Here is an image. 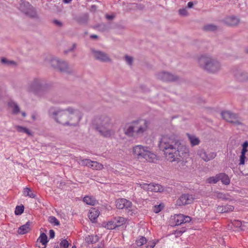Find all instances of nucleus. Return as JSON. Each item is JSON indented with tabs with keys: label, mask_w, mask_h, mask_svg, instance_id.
<instances>
[{
	"label": "nucleus",
	"mask_w": 248,
	"mask_h": 248,
	"mask_svg": "<svg viewBox=\"0 0 248 248\" xmlns=\"http://www.w3.org/2000/svg\"><path fill=\"white\" fill-rule=\"evenodd\" d=\"M179 139L175 135H166L162 137L159 147L164 153L166 158L170 162L178 161L177 145Z\"/></svg>",
	"instance_id": "nucleus-1"
},
{
	"label": "nucleus",
	"mask_w": 248,
	"mask_h": 248,
	"mask_svg": "<svg viewBox=\"0 0 248 248\" xmlns=\"http://www.w3.org/2000/svg\"><path fill=\"white\" fill-rule=\"evenodd\" d=\"M54 114L57 122L63 125H76L81 118V112L72 108L59 111Z\"/></svg>",
	"instance_id": "nucleus-2"
},
{
	"label": "nucleus",
	"mask_w": 248,
	"mask_h": 248,
	"mask_svg": "<svg viewBox=\"0 0 248 248\" xmlns=\"http://www.w3.org/2000/svg\"><path fill=\"white\" fill-rule=\"evenodd\" d=\"M94 128L104 137L109 138L114 134V131L110 129V119L106 116L96 118L93 122Z\"/></svg>",
	"instance_id": "nucleus-3"
},
{
	"label": "nucleus",
	"mask_w": 248,
	"mask_h": 248,
	"mask_svg": "<svg viewBox=\"0 0 248 248\" xmlns=\"http://www.w3.org/2000/svg\"><path fill=\"white\" fill-rule=\"evenodd\" d=\"M133 156L138 159H145L149 162H154L156 160V155L151 151L149 147L138 145L132 148Z\"/></svg>",
	"instance_id": "nucleus-4"
},
{
	"label": "nucleus",
	"mask_w": 248,
	"mask_h": 248,
	"mask_svg": "<svg viewBox=\"0 0 248 248\" xmlns=\"http://www.w3.org/2000/svg\"><path fill=\"white\" fill-rule=\"evenodd\" d=\"M148 127V122L145 120H140L127 124L123 128L124 134L132 137L134 134L140 135L145 132Z\"/></svg>",
	"instance_id": "nucleus-5"
},
{
	"label": "nucleus",
	"mask_w": 248,
	"mask_h": 248,
	"mask_svg": "<svg viewBox=\"0 0 248 248\" xmlns=\"http://www.w3.org/2000/svg\"><path fill=\"white\" fill-rule=\"evenodd\" d=\"M199 64L202 68L211 73L217 71L220 68L219 63L210 57L202 56L198 60Z\"/></svg>",
	"instance_id": "nucleus-6"
},
{
	"label": "nucleus",
	"mask_w": 248,
	"mask_h": 248,
	"mask_svg": "<svg viewBox=\"0 0 248 248\" xmlns=\"http://www.w3.org/2000/svg\"><path fill=\"white\" fill-rule=\"evenodd\" d=\"M116 206L117 208L122 209L125 208L128 213L132 214L134 213V207L133 206L132 203L129 200L121 198L116 201Z\"/></svg>",
	"instance_id": "nucleus-7"
},
{
	"label": "nucleus",
	"mask_w": 248,
	"mask_h": 248,
	"mask_svg": "<svg viewBox=\"0 0 248 248\" xmlns=\"http://www.w3.org/2000/svg\"><path fill=\"white\" fill-rule=\"evenodd\" d=\"M137 185L144 190L155 192H163L164 190V188L163 186L155 183L148 184L144 183H137Z\"/></svg>",
	"instance_id": "nucleus-8"
},
{
	"label": "nucleus",
	"mask_w": 248,
	"mask_h": 248,
	"mask_svg": "<svg viewBox=\"0 0 248 248\" xmlns=\"http://www.w3.org/2000/svg\"><path fill=\"white\" fill-rule=\"evenodd\" d=\"M177 157H178V161L181 159L187 158L189 156V151L186 145L181 144L179 140V143L177 145Z\"/></svg>",
	"instance_id": "nucleus-9"
},
{
	"label": "nucleus",
	"mask_w": 248,
	"mask_h": 248,
	"mask_svg": "<svg viewBox=\"0 0 248 248\" xmlns=\"http://www.w3.org/2000/svg\"><path fill=\"white\" fill-rule=\"evenodd\" d=\"M242 149L240 152V155L239 156V163L238 165L239 166H243L245 165V162L248 160L246 156V153L248 152V141L247 140L245 141L242 144Z\"/></svg>",
	"instance_id": "nucleus-10"
},
{
	"label": "nucleus",
	"mask_w": 248,
	"mask_h": 248,
	"mask_svg": "<svg viewBox=\"0 0 248 248\" xmlns=\"http://www.w3.org/2000/svg\"><path fill=\"white\" fill-rule=\"evenodd\" d=\"M194 198L191 195L183 194L176 201V204L178 206L191 204L193 202Z\"/></svg>",
	"instance_id": "nucleus-11"
},
{
	"label": "nucleus",
	"mask_w": 248,
	"mask_h": 248,
	"mask_svg": "<svg viewBox=\"0 0 248 248\" xmlns=\"http://www.w3.org/2000/svg\"><path fill=\"white\" fill-rule=\"evenodd\" d=\"M50 65L61 72H64L67 69V65L64 62H61L57 59H53L50 62Z\"/></svg>",
	"instance_id": "nucleus-12"
},
{
	"label": "nucleus",
	"mask_w": 248,
	"mask_h": 248,
	"mask_svg": "<svg viewBox=\"0 0 248 248\" xmlns=\"http://www.w3.org/2000/svg\"><path fill=\"white\" fill-rule=\"evenodd\" d=\"M198 155L204 161L207 162L214 159L216 156V153L212 152H206L201 149L198 150Z\"/></svg>",
	"instance_id": "nucleus-13"
},
{
	"label": "nucleus",
	"mask_w": 248,
	"mask_h": 248,
	"mask_svg": "<svg viewBox=\"0 0 248 248\" xmlns=\"http://www.w3.org/2000/svg\"><path fill=\"white\" fill-rule=\"evenodd\" d=\"M93 57L97 60L102 62H108L110 61V59L108 55L105 53L100 51H93Z\"/></svg>",
	"instance_id": "nucleus-14"
},
{
	"label": "nucleus",
	"mask_w": 248,
	"mask_h": 248,
	"mask_svg": "<svg viewBox=\"0 0 248 248\" xmlns=\"http://www.w3.org/2000/svg\"><path fill=\"white\" fill-rule=\"evenodd\" d=\"M221 116L223 119L231 123H238L237 116L235 114L230 111H226L221 113Z\"/></svg>",
	"instance_id": "nucleus-15"
},
{
	"label": "nucleus",
	"mask_w": 248,
	"mask_h": 248,
	"mask_svg": "<svg viewBox=\"0 0 248 248\" xmlns=\"http://www.w3.org/2000/svg\"><path fill=\"white\" fill-rule=\"evenodd\" d=\"M174 220L175 225H179L182 223L190 222L191 218L189 216H185L183 214H179L174 216Z\"/></svg>",
	"instance_id": "nucleus-16"
},
{
	"label": "nucleus",
	"mask_w": 248,
	"mask_h": 248,
	"mask_svg": "<svg viewBox=\"0 0 248 248\" xmlns=\"http://www.w3.org/2000/svg\"><path fill=\"white\" fill-rule=\"evenodd\" d=\"M48 242L47 236L44 232L41 233L36 241V246L38 248H46Z\"/></svg>",
	"instance_id": "nucleus-17"
},
{
	"label": "nucleus",
	"mask_w": 248,
	"mask_h": 248,
	"mask_svg": "<svg viewBox=\"0 0 248 248\" xmlns=\"http://www.w3.org/2000/svg\"><path fill=\"white\" fill-rule=\"evenodd\" d=\"M158 78L164 81H172L177 79V77L166 72L159 73L158 76Z\"/></svg>",
	"instance_id": "nucleus-18"
},
{
	"label": "nucleus",
	"mask_w": 248,
	"mask_h": 248,
	"mask_svg": "<svg viewBox=\"0 0 248 248\" xmlns=\"http://www.w3.org/2000/svg\"><path fill=\"white\" fill-rule=\"evenodd\" d=\"M100 214L99 211L94 208H92L89 212L88 217L90 220L94 222L99 217Z\"/></svg>",
	"instance_id": "nucleus-19"
},
{
	"label": "nucleus",
	"mask_w": 248,
	"mask_h": 248,
	"mask_svg": "<svg viewBox=\"0 0 248 248\" xmlns=\"http://www.w3.org/2000/svg\"><path fill=\"white\" fill-rule=\"evenodd\" d=\"M233 206L230 205L218 206L217 208V211L219 213H228L233 211Z\"/></svg>",
	"instance_id": "nucleus-20"
},
{
	"label": "nucleus",
	"mask_w": 248,
	"mask_h": 248,
	"mask_svg": "<svg viewBox=\"0 0 248 248\" xmlns=\"http://www.w3.org/2000/svg\"><path fill=\"white\" fill-rule=\"evenodd\" d=\"M31 222L28 221L25 225L20 226L18 230V233L20 234H24L28 232L31 229Z\"/></svg>",
	"instance_id": "nucleus-21"
},
{
	"label": "nucleus",
	"mask_w": 248,
	"mask_h": 248,
	"mask_svg": "<svg viewBox=\"0 0 248 248\" xmlns=\"http://www.w3.org/2000/svg\"><path fill=\"white\" fill-rule=\"evenodd\" d=\"M186 135L192 146H196L200 144V140L198 137L188 133Z\"/></svg>",
	"instance_id": "nucleus-22"
},
{
	"label": "nucleus",
	"mask_w": 248,
	"mask_h": 248,
	"mask_svg": "<svg viewBox=\"0 0 248 248\" xmlns=\"http://www.w3.org/2000/svg\"><path fill=\"white\" fill-rule=\"evenodd\" d=\"M225 22L229 26H235L238 24L239 20L236 17L230 16L226 18Z\"/></svg>",
	"instance_id": "nucleus-23"
},
{
	"label": "nucleus",
	"mask_w": 248,
	"mask_h": 248,
	"mask_svg": "<svg viewBox=\"0 0 248 248\" xmlns=\"http://www.w3.org/2000/svg\"><path fill=\"white\" fill-rule=\"evenodd\" d=\"M83 202L90 205H94L96 203V201L94 198L89 196H85L83 198Z\"/></svg>",
	"instance_id": "nucleus-24"
},
{
	"label": "nucleus",
	"mask_w": 248,
	"mask_h": 248,
	"mask_svg": "<svg viewBox=\"0 0 248 248\" xmlns=\"http://www.w3.org/2000/svg\"><path fill=\"white\" fill-rule=\"evenodd\" d=\"M90 168L93 170H101L103 169V165L96 161H92Z\"/></svg>",
	"instance_id": "nucleus-25"
},
{
	"label": "nucleus",
	"mask_w": 248,
	"mask_h": 248,
	"mask_svg": "<svg viewBox=\"0 0 248 248\" xmlns=\"http://www.w3.org/2000/svg\"><path fill=\"white\" fill-rule=\"evenodd\" d=\"M116 228L121 226L125 223V219L124 217H118L113 219Z\"/></svg>",
	"instance_id": "nucleus-26"
},
{
	"label": "nucleus",
	"mask_w": 248,
	"mask_h": 248,
	"mask_svg": "<svg viewBox=\"0 0 248 248\" xmlns=\"http://www.w3.org/2000/svg\"><path fill=\"white\" fill-rule=\"evenodd\" d=\"M219 180H221V181L223 184L227 185L230 184V179L228 176L225 174V173H219Z\"/></svg>",
	"instance_id": "nucleus-27"
},
{
	"label": "nucleus",
	"mask_w": 248,
	"mask_h": 248,
	"mask_svg": "<svg viewBox=\"0 0 248 248\" xmlns=\"http://www.w3.org/2000/svg\"><path fill=\"white\" fill-rule=\"evenodd\" d=\"M23 195L26 197H29L31 198H35L36 195L32 192L31 189L29 187H25L23 191Z\"/></svg>",
	"instance_id": "nucleus-28"
},
{
	"label": "nucleus",
	"mask_w": 248,
	"mask_h": 248,
	"mask_svg": "<svg viewBox=\"0 0 248 248\" xmlns=\"http://www.w3.org/2000/svg\"><path fill=\"white\" fill-rule=\"evenodd\" d=\"M98 241V237L97 235H88L85 238V241L89 244L95 243Z\"/></svg>",
	"instance_id": "nucleus-29"
},
{
	"label": "nucleus",
	"mask_w": 248,
	"mask_h": 248,
	"mask_svg": "<svg viewBox=\"0 0 248 248\" xmlns=\"http://www.w3.org/2000/svg\"><path fill=\"white\" fill-rule=\"evenodd\" d=\"M41 88V85L40 84L39 80L36 79L34 81L31 85V90L32 91L35 92L36 90H40Z\"/></svg>",
	"instance_id": "nucleus-30"
},
{
	"label": "nucleus",
	"mask_w": 248,
	"mask_h": 248,
	"mask_svg": "<svg viewBox=\"0 0 248 248\" xmlns=\"http://www.w3.org/2000/svg\"><path fill=\"white\" fill-rule=\"evenodd\" d=\"M103 226L107 229L112 230L116 228L114 220H111L103 223Z\"/></svg>",
	"instance_id": "nucleus-31"
},
{
	"label": "nucleus",
	"mask_w": 248,
	"mask_h": 248,
	"mask_svg": "<svg viewBox=\"0 0 248 248\" xmlns=\"http://www.w3.org/2000/svg\"><path fill=\"white\" fill-rule=\"evenodd\" d=\"M146 243L147 240L146 238L143 236H140L138 237L136 241V244L138 247H141Z\"/></svg>",
	"instance_id": "nucleus-32"
},
{
	"label": "nucleus",
	"mask_w": 248,
	"mask_h": 248,
	"mask_svg": "<svg viewBox=\"0 0 248 248\" xmlns=\"http://www.w3.org/2000/svg\"><path fill=\"white\" fill-rule=\"evenodd\" d=\"M20 8H21V10L24 11L25 14L26 15H27V16H28L30 17H33L35 16L36 13L32 8H29L27 11H24L23 9H22V6H21Z\"/></svg>",
	"instance_id": "nucleus-33"
},
{
	"label": "nucleus",
	"mask_w": 248,
	"mask_h": 248,
	"mask_svg": "<svg viewBox=\"0 0 248 248\" xmlns=\"http://www.w3.org/2000/svg\"><path fill=\"white\" fill-rule=\"evenodd\" d=\"M16 129L17 131L19 132L25 133L29 136L31 135V133L30 132V131L26 127H24L20 126H16Z\"/></svg>",
	"instance_id": "nucleus-34"
},
{
	"label": "nucleus",
	"mask_w": 248,
	"mask_h": 248,
	"mask_svg": "<svg viewBox=\"0 0 248 248\" xmlns=\"http://www.w3.org/2000/svg\"><path fill=\"white\" fill-rule=\"evenodd\" d=\"M219 174L216 175L215 176L210 177L207 180L208 183L210 184H216L219 181Z\"/></svg>",
	"instance_id": "nucleus-35"
},
{
	"label": "nucleus",
	"mask_w": 248,
	"mask_h": 248,
	"mask_svg": "<svg viewBox=\"0 0 248 248\" xmlns=\"http://www.w3.org/2000/svg\"><path fill=\"white\" fill-rule=\"evenodd\" d=\"M164 207V205L163 203H160L157 205H155L153 207V211L155 213H158L163 209Z\"/></svg>",
	"instance_id": "nucleus-36"
},
{
	"label": "nucleus",
	"mask_w": 248,
	"mask_h": 248,
	"mask_svg": "<svg viewBox=\"0 0 248 248\" xmlns=\"http://www.w3.org/2000/svg\"><path fill=\"white\" fill-rule=\"evenodd\" d=\"M92 160L88 159H81L79 160V164L84 166L90 167Z\"/></svg>",
	"instance_id": "nucleus-37"
},
{
	"label": "nucleus",
	"mask_w": 248,
	"mask_h": 248,
	"mask_svg": "<svg viewBox=\"0 0 248 248\" xmlns=\"http://www.w3.org/2000/svg\"><path fill=\"white\" fill-rule=\"evenodd\" d=\"M49 222L55 226L60 225V222L55 217H50L48 218Z\"/></svg>",
	"instance_id": "nucleus-38"
},
{
	"label": "nucleus",
	"mask_w": 248,
	"mask_h": 248,
	"mask_svg": "<svg viewBox=\"0 0 248 248\" xmlns=\"http://www.w3.org/2000/svg\"><path fill=\"white\" fill-rule=\"evenodd\" d=\"M9 105L11 107H12L13 108V113L16 114L19 111V107L15 103H10Z\"/></svg>",
	"instance_id": "nucleus-39"
},
{
	"label": "nucleus",
	"mask_w": 248,
	"mask_h": 248,
	"mask_svg": "<svg viewBox=\"0 0 248 248\" xmlns=\"http://www.w3.org/2000/svg\"><path fill=\"white\" fill-rule=\"evenodd\" d=\"M203 29L206 31H214L217 29V27L213 25H207L203 27Z\"/></svg>",
	"instance_id": "nucleus-40"
},
{
	"label": "nucleus",
	"mask_w": 248,
	"mask_h": 248,
	"mask_svg": "<svg viewBox=\"0 0 248 248\" xmlns=\"http://www.w3.org/2000/svg\"><path fill=\"white\" fill-rule=\"evenodd\" d=\"M60 245L62 248H67L69 245V243L66 239H62L61 240Z\"/></svg>",
	"instance_id": "nucleus-41"
},
{
	"label": "nucleus",
	"mask_w": 248,
	"mask_h": 248,
	"mask_svg": "<svg viewBox=\"0 0 248 248\" xmlns=\"http://www.w3.org/2000/svg\"><path fill=\"white\" fill-rule=\"evenodd\" d=\"M24 211V207L17 206L16 208V210L15 211L16 215H20Z\"/></svg>",
	"instance_id": "nucleus-42"
},
{
	"label": "nucleus",
	"mask_w": 248,
	"mask_h": 248,
	"mask_svg": "<svg viewBox=\"0 0 248 248\" xmlns=\"http://www.w3.org/2000/svg\"><path fill=\"white\" fill-rule=\"evenodd\" d=\"M236 78L240 81H243L245 79V78L247 77V75L246 74H244L242 73L237 74L236 75Z\"/></svg>",
	"instance_id": "nucleus-43"
},
{
	"label": "nucleus",
	"mask_w": 248,
	"mask_h": 248,
	"mask_svg": "<svg viewBox=\"0 0 248 248\" xmlns=\"http://www.w3.org/2000/svg\"><path fill=\"white\" fill-rule=\"evenodd\" d=\"M217 197L218 199H221L223 200H227L228 199L227 198V196L226 194H223L222 193H217Z\"/></svg>",
	"instance_id": "nucleus-44"
},
{
	"label": "nucleus",
	"mask_w": 248,
	"mask_h": 248,
	"mask_svg": "<svg viewBox=\"0 0 248 248\" xmlns=\"http://www.w3.org/2000/svg\"><path fill=\"white\" fill-rule=\"evenodd\" d=\"M232 224L234 226H236V227L240 228L242 225V222L239 220H234L232 222Z\"/></svg>",
	"instance_id": "nucleus-45"
},
{
	"label": "nucleus",
	"mask_w": 248,
	"mask_h": 248,
	"mask_svg": "<svg viewBox=\"0 0 248 248\" xmlns=\"http://www.w3.org/2000/svg\"><path fill=\"white\" fill-rule=\"evenodd\" d=\"M179 13L182 16H186L187 15V11L186 9H181L179 10Z\"/></svg>",
	"instance_id": "nucleus-46"
},
{
	"label": "nucleus",
	"mask_w": 248,
	"mask_h": 248,
	"mask_svg": "<svg viewBox=\"0 0 248 248\" xmlns=\"http://www.w3.org/2000/svg\"><path fill=\"white\" fill-rule=\"evenodd\" d=\"M1 62L3 63H7L8 64H14L15 62L13 61H8L5 58H2L1 60Z\"/></svg>",
	"instance_id": "nucleus-47"
},
{
	"label": "nucleus",
	"mask_w": 248,
	"mask_h": 248,
	"mask_svg": "<svg viewBox=\"0 0 248 248\" xmlns=\"http://www.w3.org/2000/svg\"><path fill=\"white\" fill-rule=\"evenodd\" d=\"M125 58V60L126 61L127 63L131 65L132 64V61H133L132 58L131 57L128 56H126Z\"/></svg>",
	"instance_id": "nucleus-48"
},
{
	"label": "nucleus",
	"mask_w": 248,
	"mask_h": 248,
	"mask_svg": "<svg viewBox=\"0 0 248 248\" xmlns=\"http://www.w3.org/2000/svg\"><path fill=\"white\" fill-rule=\"evenodd\" d=\"M49 235L51 238H53L55 236V232L53 230H50L49 231Z\"/></svg>",
	"instance_id": "nucleus-49"
},
{
	"label": "nucleus",
	"mask_w": 248,
	"mask_h": 248,
	"mask_svg": "<svg viewBox=\"0 0 248 248\" xmlns=\"http://www.w3.org/2000/svg\"><path fill=\"white\" fill-rule=\"evenodd\" d=\"M53 22H54V24H55L56 25H57L58 26H62V23L59 21L55 20H54Z\"/></svg>",
	"instance_id": "nucleus-50"
},
{
	"label": "nucleus",
	"mask_w": 248,
	"mask_h": 248,
	"mask_svg": "<svg viewBox=\"0 0 248 248\" xmlns=\"http://www.w3.org/2000/svg\"><path fill=\"white\" fill-rule=\"evenodd\" d=\"M193 6V3L192 2H189L187 3V7L189 8H192Z\"/></svg>",
	"instance_id": "nucleus-51"
},
{
	"label": "nucleus",
	"mask_w": 248,
	"mask_h": 248,
	"mask_svg": "<svg viewBox=\"0 0 248 248\" xmlns=\"http://www.w3.org/2000/svg\"><path fill=\"white\" fill-rule=\"evenodd\" d=\"M106 17L108 19H112L114 16H113L107 15Z\"/></svg>",
	"instance_id": "nucleus-52"
},
{
	"label": "nucleus",
	"mask_w": 248,
	"mask_h": 248,
	"mask_svg": "<svg viewBox=\"0 0 248 248\" xmlns=\"http://www.w3.org/2000/svg\"><path fill=\"white\" fill-rule=\"evenodd\" d=\"M72 0H63V2L65 3H68L71 2Z\"/></svg>",
	"instance_id": "nucleus-53"
},
{
	"label": "nucleus",
	"mask_w": 248,
	"mask_h": 248,
	"mask_svg": "<svg viewBox=\"0 0 248 248\" xmlns=\"http://www.w3.org/2000/svg\"><path fill=\"white\" fill-rule=\"evenodd\" d=\"M91 37L92 38H97V36L96 35H92L91 36Z\"/></svg>",
	"instance_id": "nucleus-54"
},
{
	"label": "nucleus",
	"mask_w": 248,
	"mask_h": 248,
	"mask_svg": "<svg viewBox=\"0 0 248 248\" xmlns=\"http://www.w3.org/2000/svg\"><path fill=\"white\" fill-rule=\"evenodd\" d=\"M22 115H23V117H25L26 116L25 113V112H23L22 113Z\"/></svg>",
	"instance_id": "nucleus-55"
},
{
	"label": "nucleus",
	"mask_w": 248,
	"mask_h": 248,
	"mask_svg": "<svg viewBox=\"0 0 248 248\" xmlns=\"http://www.w3.org/2000/svg\"><path fill=\"white\" fill-rule=\"evenodd\" d=\"M27 6H29V7H30V5L29 4V3H27V4H25Z\"/></svg>",
	"instance_id": "nucleus-56"
},
{
	"label": "nucleus",
	"mask_w": 248,
	"mask_h": 248,
	"mask_svg": "<svg viewBox=\"0 0 248 248\" xmlns=\"http://www.w3.org/2000/svg\"><path fill=\"white\" fill-rule=\"evenodd\" d=\"M72 248H76L75 247H72Z\"/></svg>",
	"instance_id": "nucleus-57"
}]
</instances>
